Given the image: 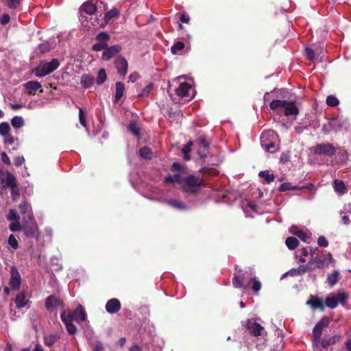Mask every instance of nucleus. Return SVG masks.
I'll return each mask as SVG.
<instances>
[{
  "instance_id": "nucleus-46",
  "label": "nucleus",
  "mask_w": 351,
  "mask_h": 351,
  "mask_svg": "<svg viewBox=\"0 0 351 351\" xmlns=\"http://www.w3.org/2000/svg\"><path fill=\"white\" fill-rule=\"evenodd\" d=\"M313 263H309V262L306 265H302L299 266V270H300V273L302 275L304 274L308 271H312L315 269V267L312 266Z\"/></svg>"
},
{
  "instance_id": "nucleus-63",
  "label": "nucleus",
  "mask_w": 351,
  "mask_h": 351,
  "mask_svg": "<svg viewBox=\"0 0 351 351\" xmlns=\"http://www.w3.org/2000/svg\"><path fill=\"white\" fill-rule=\"evenodd\" d=\"M106 13L108 15L109 18L111 19L112 18L118 16L119 12L117 8H113L110 11L107 12Z\"/></svg>"
},
{
  "instance_id": "nucleus-50",
  "label": "nucleus",
  "mask_w": 351,
  "mask_h": 351,
  "mask_svg": "<svg viewBox=\"0 0 351 351\" xmlns=\"http://www.w3.org/2000/svg\"><path fill=\"white\" fill-rule=\"evenodd\" d=\"M8 243L14 250H16L19 247V243L14 234H10L8 237Z\"/></svg>"
},
{
  "instance_id": "nucleus-45",
  "label": "nucleus",
  "mask_w": 351,
  "mask_h": 351,
  "mask_svg": "<svg viewBox=\"0 0 351 351\" xmlns=\"http://www.w3.org/2000/svg\"><path fill=\"white\" fill-rule=\"evenodd\" d=\"M110 38V36L105 32H100L95 38L96 40L98 42H105L106 43H107Z\"/></svg>"
},
{
  "instance_id": "nucleus-24",
  "label": "nucleus",
  "mask_w": 351,
  "mask_h": 351,
  "mask_svg": "<svg viewBox=\"0 0 351 351\" xmlns=\"http://www.w3.org/2000/svg\"><path fill=\"white\" fill-rule=\"evenodd\" d=\"M23 232L26 237L29 238H36L38 237V230L36 225L25 226L23 228Z\"/></svg>"
},
{
  "instance_id": "nucleus-64",
  "label": "nucleus",
  "mask_w": 351,
  "mask_h": 351,
  "mask_svg": "<svg viewBox=\"0 0 351 351\" xmlns=\"http://www.w3.org/2000/svg\"><path fill=\"white\" fill-rule=\"evenodd\" d=\"M1 160L3 163H5V165H11L10 159L5 152H2L1 154Z\"/></svg>"
},
{
  "instance_id": "nucleus-33",
  "label": "nucleus",
  "mask_w": 351,
  "mask_h": 351,
  "mask_svg": "<svg viewBox=\"0 0 351 351\" xmlns=\"http://www.w3.org/2000/svg\"><path fill=\"white\" fill-rule=\"evenodd\" d=\"M258 176L260 178H263L267 184L273 182L275 179L274 175L270 173L267 170L260 171Z\"/></svg>"
},
{
  "instance_id": "nucleus-22",
  "label": "nucleus",
  "mask_w": 351,
  "mask_h": 351,
  "mask_svg": "<svg viewBox=\"0 0 351 351\" xmlns=\"http://www.w3.org/2000/svg\"><path fill=\"white\" fill-rule=\"evenodd\" d=\"M23 86L27 90V94L29 95H34L36 91L41 88L42 85L38 81H29L24 84Z\"/></svg>"
},
{
  "instance_id": "nucleus-62",
  "label": "nucleus",
  "mask_w": 351,
  "mask_h": 351,
  "mask_svg": "<svg viewBox=\"0 0 351 351\" xmlns=\"http://www.w3.org/2000/svg\"><path fill=\"white\" fill-rule=\"evenodd\" d=\"M285 274H289L291 276L302 275L300 270H299V267L298 268H293L290 269L289 271H287Z\"/></svg>"
},
{
  "instance_id": "nucleus-41",
  "label": "nucleus",
  "mask_w": 351,
  "mask_h": 351,
  "mask_svg": "<svg viewBox=\"0 0 351 351\" xmlns=\"http://www.w3.org/2000/svg\"><path fill=\"white\" fill-rule=\"evenodd\" d=\"M130 132L135 136H139L140 130L136 121H132L128 126Z\"/></svg>"
},
{
  "instance_id": "nucleus-35",
  "label": "nucleus",
  "mask_w": 351,
  "mask_h": 351,
  "mask_svg": "<svg viewBox=\"0 0 351 351\" xmlns=\"http://www.w3.org/2000/svg\"><path fill=\"white\" fill-rule=\"evenodd\" d=\"M193 145V141H189L182 149V152L184 154V159L185 160H190L189 153L191 151V147Z\"/></svg>"
},
{
  "instance_id": "nucleus-9",
  "label": "nucleus",
  "mask_w": 351,
  "mask_h": 351,
  "mask_svg": "<svg viewBox=\"0 0 351 351\" xmlns=\"http://www.w3.org/2000/svg\"><path fill=\"white\" fill-rule=\"evenodd\" d=\"M193 145L197 147V152L200 158H204L207 156L206 151L209 147V143L206 141V138L204 136H199Z\"/></svg>"
},
{
  "instance_id": "nucleus-14",
  "label": "nucleus",
  "mask_w": 351,
  "mask_h": 351,
  "mask_svg": "<svg viewBox=\"0 0 351 351\" xmlns=\"http://www.w3.org/2000/svg\"><path fill=\"white\" fill-rule=\"evenodd\" d=\"M114 65L118 73L120 75L125 77L128 69V63L126 59L121 56H117L114 61Z\"/></svg>"
},
{
  "instance_id": "nucleus-29",
  "label": "nucleus",
  "mask_w": 351,
  "mask_h": 351,
  "mask_svg": "<svg viewBox=\"0 0 351 351\" xmlns=\"http://www.w3.org/2000/svg\"><path fill=\"white\" fill-rule=\"evenodd\" d=\"M94 82L93 76L89 74H83L81 77L80 83L84 88H90Z\"/></svg>"
},
{
  "instance_id": "nucleus-58",
  "label": "nucleus",
  "mask_w": 351,
  "mask_h": 351,
  "mask_svg": "<svg viewBox=\"0 0 351 351\" xmlns=\"http://www.w3.org/2000/svg\"><path fill=\"white\" fill-rule=\"evenodd\" d=\"M7 218L9 221H12V220H17L19 218V217L15 210L11 209L9 212V214H8Z\"/></svg>"
},
{
  "instance_id": "nucleus-12",
  "label": "nucleus",
  "mask_w": 351,
  "mask_h": 351,
  "mask_svg": "<svg viewBox=\"0 0 351 351\" xmlns=\"http://www.w3.org/2000/svg\"><path fill=\"white\" fill-rule=\"evenodd\" d=\"M97 11V5L95 0H88L84 2L80 8V16L82 18L86 16L84 14L93 15Z\"/></svg>"
},
{
  "instance_id": "nucleus-40",
  "label": "nucleus",
  "mask_w": 351,
  "mask_h": 351,
  "mask_svg": "<svg viewBox=\"0 0 351 351\" xmlns=\"http://www.w3.org/2000/svg\"><path fill=\"white\" fill-rule=\"evenodd\" d=\"M185 45L183 42L178 41L171 47V52L173 54H177L179 51L184 49Z\"/></svg>"
},
{
  "instance_id": "nucleus-23",
  "label": "nucleus",
  "mask_w": 351,
  "mask_h": 351,
  "mask_svg": "<svg viewBox=\"0 0 351 351\" xmlns=\"http://www.w3.org/2000/svg\"><path fill=\"white\" fill-rule=\"evenodd\" d=\"M327 256L325 255L319 256L318 254L315 255V256H313L311 258L309 261V263H315V268H322L325 265H328V263H326Z\"/></svg>"
},
{
  "instance_id": "nucleus-8",
  "label": "nucleus",
  "mask_w": 351,
  "mask_h": 351,
  "mask_svg": "<svg viewBox=\"0 0 351 351\" xmlns=\"http://www.w3.org/2000/svg\"><path fill=\"white\" fill-rule=\"evenodd\" d=\"M4 171L3 169H0V182L1 184H5L6 186L10 187L12 190V195H14V190L17 189V183L16 179L15 176L10 173L9 171H6V179L3 178Z\"/></svg>"
},
{
  "instance_id": "nucleus-52",
  "label": "nucleus",
  "mask_w": 351,
  "mask_h": 351,
  "mask_svg": "<svg viewBox=\"0 0 351 351\" xmlns=\"http://www.w3.org/2000/svg\"><path fill=\"white\" fill-rule=\"evenodd\" d=\"M51 49V46L49 42H44L38 45V49L42 53L49 51Z\"/></svg>"
},
{
  "instance_id": "nucleus-47",
  "label": "nucleus",
  "mask_w": 351,
  "mask_h": 351,
  "mask_svg": "<svg viewBox=\"0 0 351 351\" xmlns=\"http://www.w3.org/2000/svg\"><path fill=\"white\" fill-rule=\"evenodd\" d=\"M10 130V127L8 123L3 122L0 123V134L2 136H6L8 134Z\"/></svg>"
},
{
  "instance_id": "nucleus-59",
  "label": "nucleus",
  "mask_w": 351,
  "mask_h": 351,
  "mask_svg": "<svg viewBox=\"0 0 351 351\" xmlns=\"http://www.w3.org/2000/svg\"><path fill=\"white\" fill-rule=\"evenodd\" d=\"M171 170L172 171H183V167L182 165L178 162H173L172 165H171Z\"/></svg>"
},
{
  "instance_id": "nucleus-16",
  "label": "nucleus",
  "mask_w": 351,
  "mask_h": 351,
  "mask_svg": "<svg viewBox=\"0 0 351 351\" xmlns=\"http://www.w3.org/2000/svg\"><path fill=\"white\" fill-rule=\"evenodd\" d=\"M247 329L250 334L256 337L263 335L265 332L264 328L253 319L247 321Z\"/></svg>"
},
{
  "instance_id": "nucleus-39",
  "label": "nucleus",
  "mask_w": 351,
  "mask_h": 351,
  "mask_svg": "<svg viewBox=\"0 0 351 351\" xmlns=\"http://www.w3.org/2000/svg\"><path fill=\"white\" fill-rule=\"evenodd\" d=\"M107 75L106 73V70L104 69H99L97 77L96 80V83L97 85H101L106 80Z\"/></svg>"
},
{
  "instance_id": "nucleus-20",
  "label": "nucleus",
  "mask_w": 351,
  "mask_h": 351,
  "mask_svg": "<svg viewBox=\"0 0 351 351\" xmlns=\"http://www.w3.org/2000/svg\"><path fill=\"white\" fill-rule=\"evenodd\" d=\"M232 283L235 288L247 289L251 285L250 278L247 280L243 275L235 276L232 279Z\"/></svg>"
},
{
  "instance_id": "nucleus-21",
  "label": "nucleus",
  "mask_w": 351,
  "mask_h": 351,
  "mask_svg": "<svg viewBox=\"0 0 351 351\" xmlns=\"http://www.w3.org/2000/svg\"><path fill=\"white\" fill-rule=\"evenodd\" d=\"M29 302L28 294L27 292L23 291L19 293L15 298V303L16 307L21 308L25 307Z\"/></svg>"
},
{
  "instance_id": "nucleus-7",
  "label": "nucleus",
  "mask_w": 351,
  "mask_h": 351,
  "mask_svg": "<svg viewBox=\"0 0 351 351\" xmlns=\"http://www.w3.org/2000/svg\"><path fill=\"white\" fill-rule=\"evenodd\" d=\"M66 312V317L69 318L71 321L75 320V322L80 323L86 321V313L84 311L82 305L78 304L76 308L73 311H68Z\"/></svg>"
},
{
  "instance_id": "nucleus-4",
  "label": "nucleus",
  "mask_w": 351,
  "mask_h": 351,
  "mask_svg": "<svg viewBox=\"0 0 351 351\" xmlns=\"http://www.w3.org/2000/svg\"><path fill=\"white\" fill-rule=\"evenodd\" d=\"M60 66V62L57 58L52 59L50 62H41L40 64L33 70V73L38 77H45Z\"/></svg>"
},
{
  "instance_id": "nucleus-53",
  "label": "nucleus",
  "mask_w": 351,
  "mask_h": 351,
  "mask_svg": "<svg viewBox=\"0 0 351 351\" xmlns=\"http://www.w3.org/2000/svg\"><path fill=\"white\" fill-rule=\"evenodd\" d=\"M153 88V84L150 83L148 85H147L141 91V93L139 94V97H147L148 96L149 92Z\"/></svg>"
},
{
  "instance_id": "nucleus-3",
  "label": "nucleus",
  "mask_w": 351,
  "mask_h": 351,
  "mask_svg": "<svg viewBox=\"0 0 351 351\" xmlns=\"http://www.w3.org/2000/svg\"><path fill=\"white\" fill-rule=\"evenodd\" d=\"M204 185V182L202 178L193 175H189L184 177L182 189L184 192L196 194L200 191Z\"/></svg>"
},
{
  "instance_id": "nucleus-28",
  "label": "nucleus",
  "mask_w": 351,
  "mask_h": 351,
  "mask_svg": "<svg viewBox=\"0 0 351 351\" xmlns=\"http://www.w3.org/2000/svg\"><path fill=\"white\" fill-rule=\"evenodd\" d=\"M125 90V86L123 82H117L116 83V93L114 98V102L117 103L123 97Z\"/></svg>"
},
{
  "instance_id": "nucleus-6",
  "label": "nucleus",
  "mask_w": 351,
  "mask_h": 351,
  "mask_svg": "<svg viewBox=\"0 0 351 351\" xmlns=\"http://www.w3.org/2000/svg\"><path fill=\"white\" fill-rule=\"evenodd\" d=\"M329 322V319L327 317H324L315 326L313 331L315 346H319L323 328L327 327Z\"/></svg>"
},
{
  "instance_id": "nucleus-18",
  "label": "nucleus",
  "mask_w": 351,
  "mask_h": 351,
  "mask_svg": "<svg viewBox=\"0 0 351 351\" xmlns=\"http://www.w3.org/2000/svg\"><path fill=\"white\" fill-rule=\"evenodd\" d=\"M60 318L62 322L64 324L68 333L71 335H75L77 331V327L73 324V321L66 317V311L62 312Z\"/></svg>"
},
{
  "instance_id": "nucleus-48",
  "label": "nucleus",
  "mask_w": 351,
  "mask_h": 351,
  "mask_svg": "<svg viewBox=\"0 0 351 351\" xmlns=\"http://www.w3.org/2000/svg\"><path fill=\"white\" fill-rule=\"evenodd\" d=\"M108 44L105 42H98L93 45L92 49L94 51H100L101 50H106L107 48Z\"/></svg>"
},
{
  "instance_id": "nucleus-57",
  "label": "nucleus",
  "mask_w": 351,
  "mask_h": 351,
  "mask_svg": "<svg viewBox=\"0 0 351 351\" xmlns=\"http://www.w3.org/2000/svg\"><path fill=\"white\" fill-rule=\"evenodd\" d=\"M317 244L319 247H326L328 245V241L324 236H320L317 239Z\"/></svg>"
},
{
  "instance_id": "nucleus-30",
  "label": "nucleus",
  "mask_w": 351,
  "mask_h": 351,
  "mask_svg": "<svg viewBox=\"0 0 351 351\" xmlns=\"http://www.w3.org/2000/svg\"><path fill=\"white\" fill-rule=\"evenodd\" d=\"M139 156L143 159L151 160L153 157V152L149 147L145 146L140 149Z\"/></svg>"
},
{
  "instance_id": "nucleus-5",
  "label": "nucleus",
  "mask_w": 351,
  "mask_h": 351,
  "mask_svg": "<svg viewBox=\"0 0 351 351\" xmlns=\"http://www.w3.org/2000/svg\"><path fill=\"white\" fill-rule=\"evenodd\" d=\"M348 298V296L345 292L338 291L328 296L325 300V304L330 308H335L339 304H344Z\"/></svg>"
},
{
  "instance_id": "nucleus-42",
  "label": "nucleus",
  "mask_w": 351,
  "mask_h": 351,
  "mask_svg": "<svg viewBox=\"0 0 351 351\" xmlns=\"http://www.w3.org/2000/svg\"><path fill=\"white\" fill-rule=\"evenodd\" d=\"M250 282L252 284V289L255 293H258L261 289V283L254 277L250 278Z\"/></svg>"
},
{
  "instance_id": "nucleus-54",
  "label": "nucleus",
  "mask_w": 351,
  "mask_h": 351,
  "mask_svg": "<svg viewBox=\"0 0 351 351\" xmlns=\"http://www.w3.org/2000/svg\"><path fill=\"white\" fill-rule=\"evenodd\" d=\"M305 55L308 60H313L315 58V51L310 47H306Z\"/></svg>"
},
{
  "instance_id": "nucleus-34",
  "label": "nucleus",
  "mask_w": 351,
  "mask_h": 351,
  "mask_svg": "<svg viewBox=\"0 0 351 351\" xmlns=\"http://www.w3.org/2000/svg\"><path fill=\"white\" fill-rule=\"evenodd\" d=\"M339 272L337 270L333 271V272L327 277V282L330 287L334 286L338 282V277Z\"/></svg>"
},
{
  "instance_id": "nucleus-17",
  "label": "nucleus",
  "mask_w": 351,
  "mask_h": 351,
  "mask_svg": "<svg viewBox=\"0 0 351 351\" xmlns=\"http://www.w3.org/2000/svg\"><path fill=\"white\" fill-rule=\"evenodd\" d=\"M63 305V301L54 295H50L45 300V308L50 312L58 306Z\"/></svg>"
},
{
  "instance_id": "nucleus-26",
  "label": "nucleus",
  "mask_w": 351,
  "mask_h": 351,
  "mask_svg": "<svg viewBox=\"0 0 351 351\" xmlns=\"http://www.w3.org/2000/svg\"><path fill=\"white\" fill-rule=\"evenodd\" d=\"M333 187L335 192L340 195H343L347 192L346 185L341 180L335 179L333 182Z\"/></svg>"
},
{
  "instance_id": "nucleus-10",
  "label": "nucleus",
  "mask_w": 351,
  "mask_h": 351,
  "mask_svg": "<svg viewBox=\"0 0 351 351\" xmlns=\"http://www.w3.org/2000/svg\"><path fill=\"white\" fill-rule=\"evenodd\" d=\"M314 152L316 154L332 156L335 154L336 149L330 143L317 144L314 148Z\"/></svg>"
},
{
  "instance_id": "nucleus-11",
  "label": "nucleus",
  "mask_w": 351,
  "mask_h": 351,
  "mask_svg": "<svg viewBox=\"0 0 351 351\" xmlns=\"http://www.w3.org/2000/svg\"><path fill=\"white\" fill-rule=\"evenodd\" d=\"M193 90L191 84L187 82H182L179 84V86L176 89V94L180 97H186L191 99L193 95Z\"/></svg>"
},
{
  "instance_id": "nucleus-44",
  "label": "nucleus",
  "mask_w": 351,
  "mask_h": 351,
  "mask_svg": "<svg viewBox=\"0 0 351 351\" xmlns=\"http://www.w3.org/2000/svg\"><path fill=\"white\" fill-rule=\"evenodd\" d=\"M326 104L330 107H335L339 105V101L336 97L333 95H329L326 98Z\"/></svg>"
},
{
  "instance_id": "nucleus-56",
  "label": "nucleus",
  "mask_w": 351,
  "mask_h": 351,
  "mask_svg": "<svg viewBox=\"0 0 351 351\" xmlns=\"http://www.w3.org/2000/svg\"><path fill=\"white\" fill-rule=\"evenodd\" d=\"M22 0H6L8 6L11 9H15L21 3Z\"/></svg>"
},
{
  "instance_id": "nucleus-60",
  "label": "nucleus",
  "mask_w": 351,
  "mask_h": 351,
  "mask_svg": "<svg viewBox=\"0 0 351 351\" xmlns=\"http://www.w3.org/2000/svg\"><path fill=\"white\" fill-rule=\"evenodd\" d=\"M140 78V75L137 72H133L132 73L129 77H128V82H132V83H134L135 82L136 80H138V79Z\"/></svg>"
},
{
  "instance_id": "nucleus-1",
  "label": "nucleus",
  "mask_w": 351,
  "mask_h": 351,
  "mask_svg": "<svg viewBox=\"0 0 351 351\" xmlns=\"http://www.w3.org/2000/svg\"><path fill=\"white\" fill-rule=\"evenodd\" d=\"M278 136L272 130L264 131L261 136V144L267 152L274 153L278 150Z\"/></svg>"
},
{
  "instance_id": "nucleus-49",
  "label": "nucleus",
  "mask_w": 351,
  "mask_h": 351,
  "mask_svg": "<svg viewBox=\"0 0 351 351\" xmlns=\"http://www.w3.org/2000/svg\"><path fill=\"white\" fill-rule=\"evenodd\" d=\"M168 204L178 209H185L186 207L182 202L177 200H169Z\"/></svg>"
},
{
  "instance_id": "nucleus-27",
  "label": "nucleus",
  "mask_w": 351,
  "mask_h": 351,
  "mask_svg": "<svg viewBox=\"0 0 351 351\" xmlns=\"http://www.w3.org/2000/svg\"><path fill=\"white\" fill-rule=\"evenodd\" d=\"M341 339V335H336L329 339H324L322 341L321 345L324 348H327L329 346L334 345Z\"/></svg>"
},
{
  "instance_id": "nucleus-51",
  "label": "nucleus",
  "mask_w": 351,
  "mask_h": 351,
  "mask_svg": "<svg viewBox=\"0 0 351 351\" xmlns=\"http://www.w3.org/2000/svg\"><path fill=\"white\" fill-rule=\"evenodd\" d=\"M79 120H80L81 125L83 127H84V128L87 127L86 121V114L82 108L79 109Z\"/></svg>"
},
{
  "instance_id": "nucleus-31",
  "label": "nucleus",
  "mask_w": 351,
  "mask_h": 351,
  "mask_svg": "<svg viewBox=\"0 0 351 351\" xmlns=\"http://www.w3.org/2000/svg\"><path fill=\"white\" fill-rule=\"evenodd\" d=\"M110 20V19L109 18L108 15L106 12L104 16L103 17V19L101 21H99L98 19H95L94 21L91 22V25L93 26L99 25V27L104 28L107 25V24L109 23Z\"/></svg>"
},
{
  "instance_id": "nucleus-32",
  "label": "nucleus",
  "mask_w": 351,
  "mask_h": 351,
  "mask_svg": "<svg viewBox=\"0 0 351 351\" xmlns=\"http://www.w3.org/2000/svg\"><path fill=\"white\" fill-rule=\"evenodd\" d=\"M59 337L56 334H50L44 337L45 345L51 347L58 340Z\"/></svg>"
},
{
  "instance_id": "nucleus-15",
  "label": "nucleus",
  "mask_w": 351,
  "mask_h": 351,
  "mask_svg": "<svg viewBox=\"0 0 351 351\" xmlns=\"http://www.w3.org/2000/svg\"><path fill=\"white\" fill-rule=\"evenodd\" d=\"M122 47L119 45H114L110 47L107 46L106 50L103 52L102 59L108 61L113 57L118 56L117 55L121 51Z\"/></svg>"
},
{
  "instance_id": "nucleus-2",
  "label": "nucleus",
  "mask_w": 351,
  "mask_h": 351,
  "mask_svg": "<svg viewBox=\"0 0 351 351\" xmlns=\"http://www.w3.org/2000/svg\"><path fill=\"white\" fill-rule=\"evenodd\" d=\"M270 108L274 110L284 111L285 116H296L298 114V108L293 102L286 100L274 99L269 104Z\"/></svg>"
},
{
  "instance_id": "nucleus-25",
  "label": "nucleus",
  "mask_w": 351,
  "mask_h": 351,
  "mask_svg": "<svg viewBox=\"0 0 351 351\" xmlns=\"http://www.w3.org/2000/svg\"><path fill=\"white\" fill-rule=\"evenodd\" d=\"M306 304L314 309L319 308L322 311L324 310L322 301L316 297L311 296V299L306 302Z\"/></svg>"
},
{
  "instance_id": "nucleus-37",
  "label": "nucleus",
  "mask_w": 351,
  "mask_h": 351,
  "mask_svg": "<svg viewBox=\"0 0 351 351\" xmlns=\"http://www.w3.org/2000/svg\"><path fill=\"white\" fill-rule=\"evenodd\" d=\"M285 243L289 250H293L298 246L299 241L296 238L289 237L286 239Z\"/></svg>"
},
{
  "instance_id": "nucleus-61",
  "label": "nucleus",
  "mask_w": 351,
  "mask_h": 351,
  "mask_svg": "<svg viewBox=\"0 0 351 351\" xmlns=\"http://www.w3.org/2000/svg\"><path fill=\"white\" fill-rule=\"evenodd\" d=\"M9 228L11 231L16 232L21 230V226L19 221H16L10 224Z\"/></svg>"
},
{
  "instance_id": "nucleus-43",
  "label": "nucleus",
  "mask_w": 351,
  "mask_h": 351,
  "mask_svg": "<svg viewBox=\"0 0 351 351\" xmlns=\"http://www.w3.org/2000/svg\"><path fill=\"white\" fill-rule=\"evenodd\" d=\"M291 190H300V186H293L290 182L282 183L279 188L280 191H287Z\"/></svg>"
},
{
  "instance_id": "nucleus-19",
  "label": "nucleus",
  "mask_w": 351,
  "mask_h": 351,
  "mask_svg": "<svg viewBox=\"0 0 351 351\" xmlns=\"http://www.w3.org/2000/svg\"><path fill=\"white\" fill-rule=\"evenodd\" d=\"M121 307L120 301L117 298L109 300L106 304V310L110 314L117 313Z\"/></svg>"
},
{
  "instance_id": "nucleus-38",
  "label": "nucleus",
  "mask_w": 351,
  "mask_h": 351,
  "mask_svg": "<svg viewBox=\"0 0 351 351\" xmlns=\"http://www.w3.org/2000/svg\"><path fill=\"white\" fill-rule=\"evenodd\" d=\"M24 120L21 117L16 116L11 120L12 125L16 129L21 128L24 125Z\"/></svg>"
},
{
  "instance_id": "nucleus-36",
  "label": "nucleus",
  "mask_w": 351,
  "mask_h": 351,
  "mask_svg": "<svg viewBox=\"0 0 351 351\" xmlns=\"http://www.w3.org/2000/svg\"><path fill=\"white\" fill-rule=\"evenodd\" d=\"M293 234L300 238L302 241L309 243L311 240L310 235L304 230H297V232H293Z\"/></svg>"
},
{
  "instance_id": "nucleus-55",
  "label": "nucleus",
  "mask_w": 351,
  "mask_h": 351,
  "mask_svg": "<svg viewBox=\"0 0 351 351\" xmlns=\"http://www.w3.org/2000/svg\"><path fill=\"white\" fill-rule=\"evenodd\" d=\"M184 177H182L180 174L178 173H176L173 176L174 184H180L182 187L184 184Z\"/></svg>"
},
{
  "instance_id": "nucleus-13",
  "label": "nucleus",
  "mask_w": 351,
  "mask_h": 351,
  "mask_svg": "<svg viewBox=\"0 0 351 351\" xmlns=\"http://www.w3.org/2000/svg\"><path fill=\"white\" fill-rule=\"evenodd\" d=\"M21 284V278L16 267H11L10 279L9 282L10 287L14 290H19Z\"/></svg>"
}]
</instances>
